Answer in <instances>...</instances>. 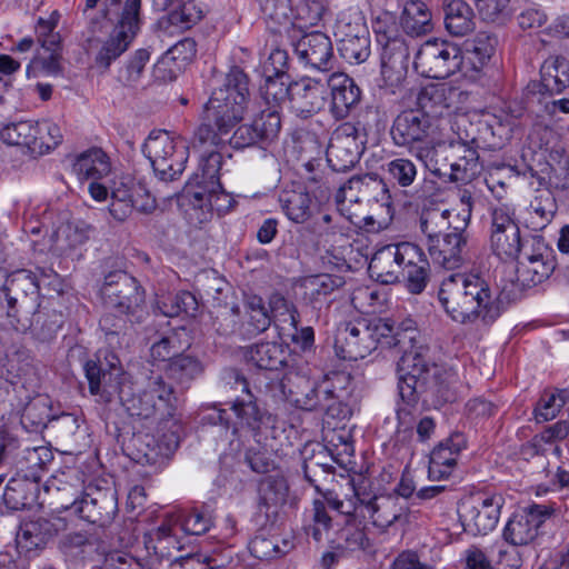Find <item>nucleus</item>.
Segmentation results:
<instances>
[{
    "label": "nucleus",
    "mask_w": 569,
    "mask_h": 569,
    "mask_svg": "<svg viewBox=\"0 0 569 569\" xmlns=\"http://www.w3.org/2000/svg\"><path fill=\"white\" fill-rule=\"evenodd\" d=\"M553 270L551 261L545 259L542 253H528L518 260L516 280L522 287H532L549 278Z\"/></svg>",
    "instance_id": "f704fd0d"
},
{
    "label": "nucleus",
    "mask_w": 569,
    "mask_h": 569,
    "mask_svg": "<svg viewBox=\"0 0 569 569\" xmlns=\"http://www.w3.org/2000/svg\"><path fill=\"white\" fill-rule=\"evenodd\" d=\"M241 383L243 386V390L247 391V398L236 400L231 409L242 425L254 429L261 422L263 413L253 400L252 395L249 392L248 383L244 378L241 379Z\"/></svg>",
    "instance_id": "bf43d9fd"
},
{
    "label": "nucleus",
    "mask_w": 569,
    "mask_h": 569,
    "mask_svg": "<svg viewBox=\"0 0 569 569\" xmlns=\"http://www.w3.org/2000/svg\"><path fill=\"white\" fill-rule=\"evenodd\" d=\"M248 357L263 370H278L286 363V351L277 342L257 343L250 348Z\"/></svg>",
    "instance_id": "09e8293b"
},
{
    "label": "nucleus",
    "mask_w": 569,
    "mask_h": 569,
    "mask_svg": "<svg viewBox=\"0 0 569 569\" xmlns=\"http://www.w3.org/2000/svg\"><path fill=\"white\" fill-rule=\"evenodd\" d=\"M92 547V536L81 531L66 533L59 541V549L70 557L88 553Z\"/></svg>",
    "instance_id": "774afa93"
},
{
    "label": "nucleus",
    "mask_w": 569,
    "mask_h": 569,
    "mask_svg": "<svg viewBox=\"0 0 569 569\" xmlns=\"http://www.w3.org/2000/svg\"><path fill=\"white\" fill-rule=\"evenodd\" d=\"M159 309L166 317L172 318L181 313L193 317L198 311V301L191 292L181 291L159 301Z\"/></svg>",
    "instance_id": "4d7b16f0"
},
{
    "label": "nucleus",
    "mask_w": 569,
    "mask_h": 569,
    "mask_svg": "<svg viewBox=\"0 0 569 569\" xmlns=\"http://www.w3.org/2000/svg\"><path fill=\"white\" fill-rule=\"evenodd\" d=\"M127 313H118L106 310L100 319V329L104 332L106 339L110 345L119 343L120 336L127 330Z\"/></svg>",
    "instance_id": "338daca9"
},
{
    "label": "nucleus",
    "mask_w": 569,
    "mask_h": 569,
    "mask_svg": "<svg viewBox=\"0 0 569 569\" xmlns=\"http://www.w3.org/2000/svg\"><path fill=\"white\" fill-rule=\"evenodd\" d=\"M179 441L180 438L177 430L171 431L169 437L163 436L159 443H153L152 446L151 442H154V439L151 438L146 442L147 449H139L134 459L140 463L161 466L177 450Z\"/></svg>",
    "instance_id": "a18cd8bd"
},
{
    "label": "nucleus",
    "mask_w": 569,
    "mask_h": 569,
    "mask_svg": "<svg viewBox=\"0 0 569 569\" xmlns=\"http://www.w3.org/2000/svg\"><path fill=\"white\" fill-rule=\"evenodd\" d=\"M71 169L80 182L99 181L110 174L111 161L101 148L93 147L77 154Z\"/></svg>",
    "instance_id": "c756f323"
},
{
    "label": "nucleus",
    "mask_w": 569,
    "mask_h": 569,
    "mask_svg": "<svg viewBox=\"0 0 569 569\" xmlns=\"http://www.w3.org/2000/svg\"><path fill=\"white\" fill-rule=\"evenodd\" d=\"M292 12L299 28H309L321 21L325 7L319 0H299Z\"/></svg>",
    "instance_id": "0e129e2a"
},
{
    "label": "nucleus",
    "mask_w": 569,
    "mask_h": 569,
    "mask_svg": "<svg viewBox=\"0 0 569 569\" xmlns=\"http://www.w3.org/2000/svg\"><path fill=\"white\" fill-rule=\"evenodd\" d=\"M143 152L162 181H172L184 170L187 161L184 147L177 149L174 139L168 132L149 136L143 146Z\"/></svg>",
    "instance_id": "ddd939ff"
},
{
    "label": "nucleus",
    "mask_w": 569,
    "mask_h": 569,
    "mask_svg": "<svg viewBox=\"0 0 569 569\" xmlns=\"http://www.w3.org/2000/svg\"><path fill=\"white\" fill-rule=\"evenodd\" d=\"M465 446V438L460 433L452 435L445 442L439 443L430 455L429 477L433 479L448 477Z\"/></svg>",
    "instance_id": "2f4dec72"
},
{
    "label": "nucleus",
    "mask_w": 569,
    "mask_h": 569,
    "mask_svg": "<svg viewBox=\"0 0 569 569\" xmlns=\"http://www.w3.org/2000/svg\"><path fill=\"white\" fill-rule=\"evenodd\" d=\"M144 388L154 389L152 402L160 412V421L173 418L177 410V397L172 386L167 383L161 376H154L148 379Z\"/></svg>",
    "instance_id": "de8ad7c7"
},
{
    "label": "nucleus",
    "mask_w": 569,
    "mask_h": 569,
    "mask_svg": "<svg viewBox=\"0 0 569 569\" xmlns=\"http://www.w3.org/2000/svg\"><path fill=\"white\" fill-rule=\"evenodd\" d=\"M390 194L385 181L377 174L355 176L342 184L336 194L338 211L350 222L355 223L358 216L351 206L360 201H375L389 204Z\"/></svg>",
    "instance_id": "9b49d317"
},
{
    "label": "nucleus",
    "mask_w": 569,
    "mask_h": 569,
    "mask_svg": "<svg viewBox=\"0 0 569 569\" xmlns=\"http://www.w3.org/2000/svg\"><path fill=\"white\" fill-rule=\"evenodd\" d=\"M152 392L154 389H146L144 387L138 392H131V387L121 395V403L131 417L140 419L157 418L160 420V412L152 402Z\"/></svg>",
    "instance_id": "37998d69"
},
{
    "label": "nucleus",
    "mask_w": 569,
    "mask_h": 569,
    "mask_svg": "<svg viewBox=\"0 0 569 569\" xmlns=\"http://www.w3.org/2000/svg\"><path fill=\"white\" fill-rule=\"evenodd\" d=\"M445 24L453 36H465L475 28V13L465 0H445Z\"/></svg>",
    "instance_id": "4c0bfd02"
},
{
    "label": "nucleus",
    "mask_w": 569,
    "mask_h": 569,
    "mask_svg": "<svg viewBox=\"0 0 569 569\" xmlns=\"http://www.w3.org/2000/svg\"><path fill=\"white\" fill-rule=\"evenodd\" d=\"M502 499L497 496L481 499L477 506L468 510V526L475 533L487 535L493 530L500 517Z\"/></svg>",
    "instance_id": "c9c22d12"
},
{
    "label": "nucleus",
    "mask_w": 569,
    "mask_h": 569,
    "mask_svg": "<svg viewBox=\"0 0 569 569\" xmlns=\"http://www.w3.org/2000/svg\"><path fill=\"white\" fill-rule=\"evenodd\" d=\"M327 99L328 78L305 77L291 83V108L302 119H308L321 111Z\"/></svg>",
    "instance_id": "4be33fe9"
},
{
    "label": "nucleus",
    "mask_w": 569,
    "mask_h": 569,
    "mask_svg": "<svg viewBox=\"0 0 569 569\" xmlns=\"http://www.w3.org/2000/svg\"><path fill=\"white\" fill-rule=\"evenodd\" d=\"M455 222L453 210L440 208L422 210L419 219L420 230L427 238V244L438 239L446 230H453Z\"/></svg>",
    "instance_id": "79ce46f5"
},
{
    "label": "nucleus",
    "mask_w": 569,
    "mask_h": 569,
    "mask_svg": "<svg viewBox=\"0 0 569 569\" xmlns=\"http://www.w3.org/2000/svg\"><path fill=\"white\" fill-rule=\"evenodd\" d=\"M149 60L150 51L148 49L136 50L120 69L119 80L127 87H136L140 82Z\"/></svg>",
    "instance_id": "13d9d810"
},
{
    "label": "nucleus",
    "mask_w": 569,
    "mask_h": 569,
    "mask_svg": "<svg viewBox=\"0 0 569 569\" xmlns=\"http://www.w3.org/2000/svg\"><path fill=\"white\" fill-rule=\"evenodd\" d=\"M385 336L383 347H398L403 352L397 367L400 398L412 403L422 395L430 393L438 399L450 400L449 381L445 377L447 375L431 363L428 347L418 345L420 333L413 320L402 321L397 329L389 321V331Z\"/></svg>",
    "instance_id": "f257e3e1"
},
{
    "label": "nucleus",
    "mask_w": 569,
    "mask_h": 569,
    "mask_svg": "<svg viewBox=\"0 0 569 569\" xmlns=\"http://www.w3.org/2000/svg\"><path fill=\"white\" fill-rule=\"evenodd\" d=\"M442 130L440 123H433L416 108H408L393 119L390 134L396 146L408 147L412 153L416 146L439 140Z\"/></svg>",
    "instance_id": "f8f14e48"
},
{
    "label": "nucleus",
    "mask_w": 569,
    "mask_h": 569,
    "mask_svg": "<svg viewBox=\"0 0 569 569\" xmlns=\"http://www.w3.org/2000/svg\"><path fill=\"white\" fill-rule=\"evenodd\" d=\"M389 331V320L358 318L340 326L335 338V350L343 360L357 361L382 346V337Z\"/></svg>",
    "instance_id": "0eeeda50"
},
{
    "label": "nucleus",
    "mask_w": 569,
    "mask_h": 569,
    "mask_svg": "<svg viewBox=\"0 0 569 569\" xmlns=\"http://www.w3.org/2000/svg\"><path fill=\"white\" fill-rule=\"evenodd\" d=\"M362 152L358 129L351 122H343L332 132L327 148V161L337 172L350 170Z\"/></svg>",
    "instance_id": "f3484780"
},
{
    "label": "nucleus",
    "mask_w": 569,
    "mask_h": 569,
    "mask_svg": "<svg viewBox=\"0 0 569 569\" xmlns=\"http://www.w3.org/2000/svg\"><path fill=\"white\" fill-rule=\"evenodd\" d=\"M368 270L371 278L385 284L403 280L407 289L418 295L427 286L429 261L415 243H390L375 252Z\"/></svg>",
    "instance_id": "39448f33"
},
{
    "label": "nucleus",
    "mask_w": 569,
    "mask_h": 569,
    "mask_svg": "<svg viewBox=\"0 0 569 569\" xmlns=\"http://www.w3.org/2000/svg\"><path fill=\"white\" fill-rule=\"evenodd\" d=\"M295 52L307 66L322 72L333 68V48L328 36L315 31L302 36L295 43Z\"/></svg>",
    "instance_id": "cd10ccee"
},
{
    "label": "nucleus",
    "mask_w": 569,
    "mask_h": 569,
    "mask_svg": "<svg viewBox=\"0 0 569 569\" xmlns=\"http://www.w3.org/2000/svg\"><path fill=\"white\" fill-rule=\"evenodd\" d=\"M457 89L447 83H430L419 90L415 108L443 128L445 118L450 114Z\"/></svg>",
    "instance_id": "b1692460"
},
{
    "label": "nucleus",
    "mask_w": 569,
    "mask_h": 569,
    "mask_svg": "<svg viewBox=\"0 0 569 569\" xmlns=\"http://www.w3.org/2000/svg\"><path fill=\"white\" fill-rule=\"evenodd\" d=\"M129 2L127 11L112 21L114 22L113 30L96 57L97 64L104 69H108L111 62L128 49L139 31L140 9H137L133 0Z\"/></svg>",
    "instance_id": "2eb2a0df"
},
{
    "label": "nucleus",
    "mask_w": 569,
    "mask_h": 569,
    "mask_svg": "<svg viewBox=\"0 0 569 569\" xmlns=\"http://www.w3.org/2000/svg\"><path fill=\"white\" fill-rule=\"evenodd\" d=\"M462 64V52L453 43L440 40L426 41L418 50L413 66L423 77L445 79Z\"/></svg>",
    "instance_id": "9d476101"
},
{
    "label": "nucleus",
    "mask_w": 569,
    "mask_h": 569,
    "mask_svg": "<svg viewBox=\"0 0 569 569\" xmlns=\"http://www.w3.org/2000/svg\"><path fill=\"white\" fill-rule=\"evenodd\" d=\"M360 502V513L365 517V510L372 520V525L387 529L397 521H407L408 505L397 495L375 496L366 501L363 498H357Z\"/></svg>",
    "instance_id": "bb28decb"
},
{
    "label": "nucleus",
    "mask_w": 569,
    "mask_h": 569,
    "mask_svg": "<svg viewBox=\"0 0 569 569\" xmlns=\"http://www.w3.org/2000/svg\"><path fill=\"white\" fill-rule=\"evenodd\" d=\"M288 398L296 407L303 410H318L322 401V391L312 381L302 376H296L295 381L290 378Z\"/></svg>",
    "instance_id": "ea45409f"
},
{
    "label": "nucleus",
    "mask_w": 569,
    "mask_h": 569,
    "mask_svg": "<svg viewBox=\"0 0 569 569\" xmlns=\"http://www.w3.org/2000/svg\"><path fill=\"white\" fill-rule=\"evenodd\" d=\"M40 281L36 272L27 269H19L6 278L0 290V299L7 302V315L13 320L16 328L26 330L41 327L43 338H50L62 325V316L53 313L54 320L48 325L42 321L43 316L39 312Z\"/></svg>",
    "instance_id": "423d86ee"
},
{
    "label": "nucleus",
    "mask_w": 569,
    "mask_h": 569,
    "mask_svg": "<svg viewBox=\"0 0 569 569\" xmlns=\"http://www.w3.org/2000/svg\"><path fill=\"white\" fill-rule=\"evenodd\" d=\"M203 366L200 360L189 355H179L174 357L168 365L167 373L169 378L176 380L180 385H188L193 379L201 376Z\"/></svg>",
    "instance_id": "5fc2aeb1"
},
{
    "label": "nucleus",
    "mask_w": 569,
    "mask_h": 569,
    "mask_svg": "<svg viewBox=\"0 0 569 569\" xmlns=\"http://www.w3.org/2000/svg\"><path fill=\"white\" fill-rule=\"evenodd\" d=\"M39 128L38 133L34 134V144H32V154H43L51 149L56 148L62 141V132L58 124L44 120L37 122Z\"/></svg>",
    "instance_id": "052dcab7"
},
{
    "label": "nucleus",
    "mask_w": 569,
    "mask_h": 569,
    "mask_svg": "<svg viewBox=\"0 0 569 569\" xmlns=\"http://www.w3.org/2000/svg\"><path fill=\"white\" fill-rule=\"evenodd\" d=\"M339 52L349 63H362L370 56V37L362 18L355 20V34L343 33L339 39Z\"/></svg>",
    "instance_id": "72a5a7b5"
},
{
    "label": "nucleus",
    "mask_w": 569,
    "mask_h": 569,
    "mask_svg": "<svg viewBox=\"0 0 569 569\" xmlns=\"http://www.w3.org/2000/svg\"><path fill=\"white\" fill-rule=\"evenodd\" d=\"M438 299L447 315L460 323L496 321L502 310V292L493 295L489 286L478 276L451 273L441 281Z\"/></svg>",
    "instance_id": "7ed1b4c3"
},
{
    "label": "nucleus",
    "mask_w": 569,
    "mask_h": 569,
    "mask_svg": "<svg viewBox=\"0 0 569 569\" xmlns=\"http://www.w3.org/2000/svg\"><path fill=\"white\" fill-rule=\"evenodd\" d=\"M39 483L20 473L11 478L2 493V505L9 511L32 508L38 500Z\"/></svg>",
    "instance_id": "7c9ffc66"
},
{
    "label": "nucleus",
    "mask_w": 569,
    "mask_h": 569,
    "mask_svg": "<svg viewBox=\"0 0 569 569\" xmlns=\"http://www.w3.org/2000/svg\"><path fill=\"white\" fill-rule=\"evenodd\" d=\"M467 234L465 223L455 224L451 233L445 238L431 240L427 247L435 263L445 269L452 270L461 267L466 261Z\"/></svg>",
    "instance_id": "393cba45"
},
{
    "label": "nucleus",
    "mask_w": 569,
    "mask_h": 569,
    "mask_svg": "<svg viewBox=\"0 0 569 569\" xmlns=\"http://www.w3.org/2000/svg\"><path fill=\"white\" fill-rule=\"evenodd\" d=\"M527 241L522 240L520 228L513 213L506 207H498L491 211L490 248L503 261L519 259Z\"/></svg>",
    "instance_id": "4468645a"
},
{
    "label": "nucleus",
    "mask_w": 569,
    "mask_h": 569,
    "mask_svg": "<svg viewBox=\"0 0 569 569\" xmlns=\"http://www.w3.org/2000/svg\"><path fill=\"white\" fill-rule=\"evenodd\" d=\"M287 491V485L282 479L267 478L261 481L258 502L259 512L267 518L276 516L279 506L286 501Z\"/></svg>",
    "instance_id": "49530a36"
},
{
    "label": "nucleus",
    "mask_w": 569,
    "mask_h": 569,
    "mask_svg": "<svg viewBox=\"0 0 569 569\" xmlns=\"http://www.w3.org/2000/svg\"><path fill=\"white\" fill-rule=\"evenodd\" d=\"M542 86L551 94H559L569 87V66L563 58L547 61L541 67Z\"/></svg>",
    "instance_id": "3c124183"
},
{
    "label": "nucleus",
    "mask_w": 569,
    "mask_h": 569,
    "mask_svg": "<svg viewBox=\"0 0 569 569\" xmlns=\"http://www.w3.org/2000/svg\"><path fill=\"white\" fill-rule=\"evenodd\" d=\"M279 203L288 219L296 223H303L312 216L311 197L300 184L283 189L279 193Z\"/></svg>",
    "instance_id": "e433bc0d"
},
{
    "label": "nucleus",
    "mask_w": 569,
    "mask_h": 569,
    "mask_svg": "<svg viewBox=\"0 0 569 569\" xmlns=\"http://www.w3.org/2000/svg\"><path fill=\"white\" fill-rule=\"evenodd\" d=\"M91 227L83 221H63L51 233L47 244L31 240L34 251L51 252L58 257H69L89 239Z\"/></svg>",
    "instance_id": "5701e85b"
},
{
    "label": "nucleus",
    "mask_w": 569,
    "mask_h": 569,
    "mask_svg": "<svg viewBox=\"0 0 569 569\" xmlns=\"http://www.w3.org/2000/svg\"><path fill=\"white\" fill-rule=\"evenodd\" d=\"M61 52H42L37 51L36 56L27 68L28 77L36 76L37 72H43L49 76H58L61 73Z\"/></svg>",
    "instance_id": "69168bd1"
},
{
    "label": "nucleus",
    "mask_w": 569,
    "mask_h": 569,
    "mask_svg": "<svg viewBox=\"0 0 569 569\" xmlns=\"http://www.w3.org/2000/svg\"><path fill=\"white\" fill-rule=\"evenodd\" d=\"M280 128L279 112L276 109L267 108L251 123L239 126L229 138V143L236 149H243L261 141H271L277 138Z\"/></svg>",
    "instance_id": "412c9836"
},
{
    "label": "nucleus",
    "mask_w": 569,
    "mask_h": 569,
    "mask_svg": "<svg viewBox=\"0 0 569 569\" xmlns=\"http://www.w3.org/2000/svg\"><path fill=\"white\" fill-rule=\"evenodd\" d=\"M400 23L410 36L425 34L431 30V12L425 2L410 0L403 7Z\"/></svg>",
    "instance_id": "a19ab883"
},
{
    "label": "nucleus",
    "mask_w": 569,
    "mask_h": 569,
    "mask_svg": "<svg viewBox=\"0 0 569 569\" xmlns=\"http://www.w3.org/2000/svg\"><path fill=\"white\" fill-rule=\"evenodd\" d=\"M273 316L271 317L262 300L258 296L249 297L246 301L247 318L243 322V328L247 335L256 336L266 331L272 321L280 323H288L292 328H297L298 319L295 309H291L283 298H278L274 301Z\"/></svg>",
    "instance_id": "a211bd4d"
},
{
    "label": "nucleus",
    "mask_w": 569,
    "mask_h": 569,
    "mask_svg": "<svg viewBox=\"0 0 569 569\" xmlns=\"http://www.w3.org/2000/svg\"><path fill=\"white\" fill-rule=\"evenodd\" d=\"M38 131L37 122L20 121L9 123L1 129L0 139L9 146L23 147L31 152L32 144H34V134Z\"/></svg>",
    "instance_id": "864d4df0"
},
{
    "label": "nucleus",
    "mask_w": 569,
    "mask_h": 569,
    "mask_svg": "<svg viewBox=\"0 0 569 569\" xmlns=\"http://www.w3.org/2000/svg\"><path fill=\"white\" fill-rule=\"evenodd\" d=\"M330 457L326 449L321 448L317 453L305 458L302 470L305 479L315 487L318 492H322L321 483L333 475L335 467L327 460Z\"/></svg>",
    "instance_id": "8fccbe9b"
},
{
    "label": "nucleus",
    "mask_w": 569,
    "mask_h": 569,
    "mask_svg": "<svg viewBox=\"0 0 569 569\" xmlns=\"http://www.w3.org/2000/svg\"><path fill=\"white\" fill-rule=\"evenodd\" d=\"M283 77L272 74L266 76L264 84L260 88L261 96L269 108L276 109L281 102L289 97L291 100V84H287Z\"/></svg>",
    "instance_id": "e2e57ef3"
},
{
    "label": "nucleus",
    "mask_w": 569,
    "mask_h": 569,
    "mask_svg": "<svg viewBox=\"0 0 569 569\" xmlns=\"http://www.w3.org/2000/svg\"><path fill=\"white\" fill-rule=\"evenodd\" d=\"M202 18V10L193 0L174 2V7L168 13L170 24L181 29H189Z\"/></svg>",
    "instance_id": "680f3d73"
},
{
    "label": "nucleus",
    "mask_w": 569,
    "mask_h": 569,
    "mask_svg": "<svg viewBox=\"0 0 569 569\" xmlns=\"http://www.w3.org/2000/svg\"><path fill=\"white\" fill-rule=\"evenodd\" d=\"M449 149H452V141L450 143H441L433 140L430 143L416 146L412 149V154L423 163L425 168L438 178H448L450 180L451 166Z\"/></svg>",
    "instance_id": "473e14b6"
},
{
    "label": "nucleus",
    "mask_w": 569,
    "mask_h": 569,
    "mask_svg": "<svg viewBox=\"0 0 569 569\" xmlns=\"http://www.w3.org/2000/svg\"><path fill=\"white\" fill-rule=\"evenodd\" d=\"M328 89L329 113L337 121L347 119L361 101L360 88L343 72H333L328 77Z\"/></svg>",
    "instance_id": "a878e982"
},
{
    "label": "nucleus",
    "mask_w": 569,
    "mask_h": 569,
    "mask_svg": "<svg viewBox=\"0 0 569 569\" xmlns=\"http://www.w3.org/2000/svg\"><path fill=\"white\" fill-rule=\"evenodd\" d=\"M555 512L549 505L533 503L523 509L522 513L515 515L503 530V538L512 546H526L538 536L539 528Z\"/></svg>",
    "instance_id": "6ab92c4d"
},
{
    "label": "nucleus",
    "mask_w": 569,
    "mask_h": 569,
    "mask_svg": "<svg viewBox=\"0 0 569 569\" xmlns=\"http://www.w3.org/2000/svg\"><path fill=\"white\" fill-rule=\"evenodd\" d=\"M332 543V549L341 553L359 552L370 547V539L365 531V527L361 526V521H357L355 517H351L347 519L346 525L337 532Z\"/></svg>",
    "instance_id": "58836bf2"
},
{
    "label": "nucleus",
    "mask_w": 569,
    "mask_h": 569,
    "mask_svg": "<svg viewBox=\"0 0 569 569\" xmlns=\"http://www.w3.org/2000/svg\"><path fill=\"white\" fill-rule=\"evenodd\" d=\"M181 206H188L186 213L191 223L202 224L208 222L213 214H226L234 207L232 196L220 188H206L196 191H184L179 198Z\"/></svg>",
    "instance_id": "dca6fc26"
},
{
    "label": "nucleus",
    "mask_w": 569,
    "mask_h": 569,
    "mask_svg": "<svg viewBox=\"0 0 569 569\" xmlns=\"http://www.w3.org/2000/svg\"><path fill=\"white\" fill-rule=\"evenodd\" d=\"M222 168V154L211 151L202 156L199 162L198 171L194 173V182L198 190L209 187L220 188V170Z\"/></svg>",
    "instance_id": "603ef678"
},
{
    "label": "nucleus",
    "mask_w": 569,
    "mask_h": 569,
    "mask_svg": "<svg viewBox=\"0 0 569 569\" xmlns=\"http://www.w3.org/2000/svg\"><path fill=\"white\" fill-rule=\"evenodd\" d=\"M8 373L11 376V391L8 401L12 411L21 416L27 428L38 430L51 420V406L46 396L38 392L40 376L37 365L26 351L8 356Z\"/></svg>",
    "instance_id": "20e7f679"
},
{
    "label": "nucleus",
    "mask_w": 569,
    "mask_h": 569,
    "mask_svg": "<svg viewBox=\"0 0 569 569\" xmlns=\"http://www.w3.org/2000/svg\"><path fill=\"white\" fill-rule=\"evenodd\" d=\"M53 460V452L46 446L26 448L18 462L19 473L40 483L47 466Z\"/></svg>",
    "instance_id": "c03bdc74"
},
{
    "label": "nucleus",
    "mask_w": 569,
    "mask_h": 569,
    "mask_svg": "<svg viewBox=\"0 0 569 569\" xmlns=\"http://www.w3.org/2000/svg\"><path fill=\"white\" fill-rule=\"evenodd\" d=\"M100 297L104 310L127 313L128 317L137 320L144 311V290L136 278L124 271H111L104 277Z\"/></svg>",
    "instance_id": "6e6552de"
},
{
    "label": "nucleus",
    "mask_w": 569,
    "mask_h": 569,
    "mask_svg": "<svg viewBox=\"0 0 569 569\" xmlns=\"http://www.w3.org/2000/svg\"><path fill=\"white\" fill-rule=\"evenodd\" d=\"M83 520L99 527L109 526L118 513V499L114 488L88 485L81 497L63 506Z\"/></svg>",
    "instance_id": "1a4fd4ad"
},
{
    "label": "nucleus",
    "mask_w": 569,
    "mask_h": 569,
    "mask_svg": "<svg viewBox=\"0 0 569 569\" xmlns=\"http://www.w3.org/2000/svg\"><path fill=\"white\" fill-rule=\"evenodd\" d=\"M249 97L248 76L232 67L224 82L204 104L202 121L194 130L192 147L204 149L229 141V133L243 119Z\"/></svg>",
    "instance_id": "f03ea898"
},
{
    "label": "nucleus",
    "mask_w": 569,
    "mask_h": 569,
    "mask_svg": "<svg viewBox=\"0 0 569 569\" xmlns=\"http://www.w3.org/2000/svg\"><path fill=\"white\" fill-rule=\"evenodd\" d=\"M86 378L89 382V391L99 397V401L108 403L114 397L121 399L128 385L122 382V372L114 363L88 360L84 365Z\"/></svg>",
    "instance_id": "aec40b11"
},
{
    "label": "nucleus",
    "mask_w": 569,
    "mask_h": 569,
    "mask_svg": "<svg viewBox=\"0 0 569 569\" xmlns=\"http://www.w3.org/2000/svg\"><path fill=\"white\" fill-rule=\"evenodd\" d=\"M479 17L490 23L503 24L515 11L512 0H473Z\"/></svg>",
    "instance_id": "6e6d98bb"
},
{
    "label": "nucleus",
    "mask_w": 569,
    "mask_h": 569,
    "mask_svg": "<svg viewBox=\"0 0 569 569\" xmlns=\"http://www.w3.org/2000/svg\"><path fill=\"white\" fill-rule=\"evenodd\" d=\"M450 156V181L469 183L476 179L482 170L478 151L466 141H452Z\"/></svg>",
    "instance_id": "c85d7f7f"
}]
</instances>
